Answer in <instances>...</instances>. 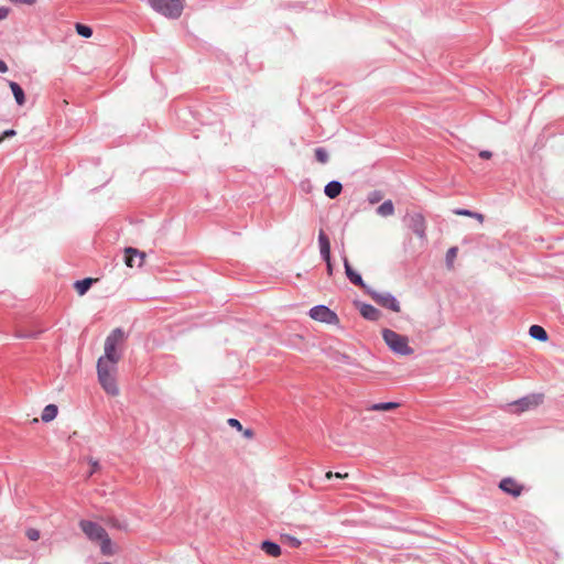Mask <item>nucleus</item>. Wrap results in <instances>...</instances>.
<instances>
[{"label":"nucleus","mask_w":564,"mask_h":564,"mask_svg":"<svg viewBox=\"0 0 564 564\" xmlns=\"http://www.w3.org/2000/svg\"><path fill=\"white\" fill-rule=\"evenodd\" d=\"M542 402V395L541 394H532L524 397L514 403L511 404V406L516 408V411L523 412L531 406H535Z\"/></svg>","instance_id":"nucleus-11"},{"label":"nucleus","mask_w":564,"mask_h":564,"mask_svg":"<svg viewBox=\"0 0 564 564\" xmlns=\"http://www.w3.org/2000/svg\"><path fill=\"white\" fill-rule=\"evenodd\" d=\"M150 6L162 15L177 19L183 12L182 0H149Z\"/></svg>","instance_id":"nucleus-5"},{"label":"nucleus","mask_w":564,"mask_h":564,"mask_svg":"<svg viewBox=\"0 0 564 564\" xmlns=\"http://www.w3.org/2000/svg\"><path fill=\"white\" fill-rule=\"evenodd\" d=\"M458 249L457 247H452L446 252V263L448 267L453 265V262L457 256Z\"/></svg>","instance_id":"nucleus-25"},{"label":"nucleus","mask_w":564,"mask_h":564,"mask_svg":"<svg viewBox=\"0 0 564 564\" xmlns=\"http://www.w3.org/2000/svg\"><path fill=\"white\" fill-rule=\"evenodd\" d=\"M529 334L532 338L540 341H545L547 339V333L542 326L539 325H532L529 329Z\"/></svg>","instance_id":"nucleus-18"},{"label":"nucleus","mask_w":564,"mask_h":564,"mask_svg":"<svg viewBox=\"0 0 564 564\" xmlns=\"http://www.w3.org/2000/svg\"><path fill=\"white\" fill-rule=\"evenodd\" d=\"M93 284V279L86 278L75 282V289L79 295H84Z\"/></svg>","instance_id":"nucleus-22"},{"label":"nucleus","mask_w":564,"mask_h":564,"mask_svg":"<svg viewBox=\"0 0 564 564\" xmlns=\"http://www.w3.org/2000/svg\"><path fill=\"white\" fill-rule=\"evenodd\" d=\"M456 215H462V216H474V212L471 210H468V209H456L454 212Z\"/></svg>","instance_id":"nucleus-33"},{"label":"nucleus","mask_w":564,"mask_h":564,"mask_svg":"<svg viewBox=\"0 0 564 564\" xmlns=\"http://www.w3.org/2000/svg\"><path fill=\"white\" fill-rule=\"evenodd\" d=\"M126 340V334L121 328H115L105 339L104 355L97 362L118 366L122 357V347Z\"/></svg>","instance_id":"nucleus-1"},{"label":"nucleus","mask_w":564,"mask_h":564,"mask_svg":"<svg viewBox=\"0 0 564 564\" xmlns=\"http://www.w3.org/2000/svg\"><path fill=\"white\" fill-rule=\"evenodd\" d=\"M261 550L273 557L281 555L280 545L271 541H263L261 544Z\"/></svg>","instance_id":"nucleus-16"},{"label":"nucleus","mask_w":564,"mask_h":564,"mask_svg":"<svg viewBox=\"0 0 564 564\" xmlns=\"http://www.w3.org/2000/svg\"><path fill=\"white\" fill-rule=\"evenodd\" d=\"M9 86L12 90V94L15 98V101L19 106L24 105L25 102V95L21 86L15 82H9Z\"/></svg>","instance_id":"nucleus-17"},{"label":"nucleus","mask_w":564,"mask_h":564,"mask_svg":"<svg viewBox=\"0 0 564 564\" xmlns=\"http://www.w3.org/2000/svg\"><path fill=\"white\" fill-rule=\"evenodd\" d=\"M479 156L481 159L488 160V159H490L492 156V153L490 151H488V150H484V151H480Z\"/></svg>","instance_id":"nucleus-35"},{"label":"nucleus","mask_w":564,"mask_h":564,"mask_svg":"<svg viewBox=\"0 0 564 564\" xmlns=\"http://www.w3.org/2000/svg\"><path fill=\"white\" fill-rule=\"evenodd\" d=\"M382 338L389 349L400 356H410L413 354V348L409 345V338L392 329H382Z\"/></svg>","instance_id":"nucleus-4"},{"label":"nucleus","mask_w":564,"mask_h":564,"mask_svg":"<svg viewBox=\"0 0 564 564\" xmlns=\"http://www.w3.org/2000/svg\"><path fill=\"white\" fill-rule=\"evenodd\" d=\"M367 292L371 296V299L380 306L391 310L392 312L395 313L400 312V303L391 293L377 292L371 290H368Z\"/></svg>","instance_id":"nucleus-7"},{"label":"nucleus","mask_w":564,"mask_h":564,"mask_svg":"<svg viewBox=\"0 0 564 564\" xmlns=\"http://www.w3.org/2000/svg\"><path fill=\"white\" fill-rule=\"evenodd\" d=\"M344 267H345V273L348 278V280L360 288H366L364 280L359 273L352 270L351 265L349 264V261L347 258H344Z\"/></svg>","instance_id":"nucleus-13"},{"label":"nucleus","mask_w":564,"mask_h":564,"mask_svg":"<svg viewBox=\"0 0 564 564\" xmlns=\"http://www.w3.org/2000/svg\"><path fill=\"white\" fill-rule=\"evenodd\" d=\"M118 366L97 362L98 381L102 389L110 395H118L119 388L117 384Z\"/></svg>","instance_id":"nucleus-3"},{"label":"nucleus","mask_w":564,"mask_h":564,"mask_svg":"<svg viewBox=\"0 0 564 564\" xmlns=\"http://www.w3.org/2000/svg\"><path fill=\"white\" fill-rule=\"evenodd\" d=\"M343 189V185L338 181H330L324 188V193L329 198H336Z\"/></svg>","instance_id":"nucleus-15"},{"label":"nucleus","mask_w":564,"mask_h":564,"mask_svg":"<svg viewBox=\"0 0 564 564\" xmlns=\"http://www.w3.org/2000/svg\"><path fill=\"white\" fill-rule=\"evenodd\" d=\"M144 253L140 252L139 250L134 248H127L126 249V264L130 268L133 267H141L143 263Z\"/></svg>","instance_id":"nucleus-12"},{"label":"nucleus","mask_w":564,"mask_h":564,"mask_svg":"<svg viewBox=\"0 0 564 564\" xmlns=\"http://www.w3.org/2000/svg\"><path fill=\"white\" fill-rule=\"evenodd\" d=\"M318 245L322 259L326 262L328 275L333 274V264L330 261V242L323 230L318 234Z\"/></svg>","instance_id":"nucleus-8"},{"label":"nucleus","mask_w":564,"mask_h":564,"mask_svg":"<svg viewBox=\"0 0 564 564\" xmlns=\"http://www.w3.org/2000/svg\"><path fill=\"white\" fill-rule=\"evenodd\" d=\"M8 70L7 64L0 59V73H6Z\"/></svg>","instance_id":"nucleus-37"},{"label":"nucleus","mask_w":564,"mask_h":564,"mask_svg":"<svg viewBox=\"0 0 564 564\" xmlns=\"http://www.w3.org/2000/svg\"><path fill=\"white\" fill-rule=\"evenodd\" d=\"M15 134H17L15 130H13V129H9V130H6V131L2 133L1 138H2V140H3V139H6V138L13 137V135H15Z\"/></svg>","instance_id":"nucleus-34"},{"label":"nucleus","mask_w":564,"mask_h":564,"mask_svg":"<svg viewBox=\"0 0 564 564\" xmlns=\"http://www.w3.org/2000/svg\"><path fill=\"white\" fill-rule=\"evenodd\" d=\"M499 488L506 494L511 495L512 497H519L523 490V486L511 477H506L501 479Z\"/></svg>","instance_id":"nucleus-10"},{"label":"nucleus","mask_w":564,"mask_h":564,"mask_svg":"<svg viewBox=\"0 0 564 564\" xmlns=\"http://www.w3.org/2000/svg\"><path fill=\"white\" fill-rule=\"evenodd\" d=\"M10 9L7 7H0V20H4L8 18Z\"/></svg>","instance_id":"nucleus-32"},{"label":"nucleus","mask_w":564,"mask_h":564,"mask_svg":"<svg viewBox=\"0 0 564 564\" xmlns=\"http://www.w3.org/2000/svg\"><path fill=\"white\" fill-rule=\"evenodd\" d=\"M227 422L231 427L242 431V425L237 419H229Z\"/></svg>","instance_id":"nucleus-29"},{"label":"nucleus","mask_w":564,"mask_h":564,"mask_svg":"<svg viewBox=\"0 0 564 564\" xmlns=\"http://www.w3.org/2000/svg\"><path fill=\"white\" fill-rule=\"evenodd\" d=\"M333 477H334V473L333 471H327L326 475H325L326 479H330Z\"/></svg>","instance_id":"nucleus-40"},{"label":"nucleus","mask_w":564,"mask_h":564,"mask_svg":"<svg viewBox=\"0 0 564 564\" xmlns=\"http://www.w3.org/2000/svg\"><path fill=\"white\" fill-rule=\"evenodd\" d=\"M334 477L339 478V479H345V478L348 477V474L347 473H344V474H341V473H334Z\"/></svg>","instance_id":"nucleus-38"},{"label":"nucleus","mask_w":564,"mask_h":564,"mask_svg":"<svg viewBox=\"0 0 564 564\" xmlns=\"http://www.w3.org/2000/svg\"><path fill=\"white\" fill-rule=\"evenodd\" d=\"M383 195L380 191H372L368 195V202L373 205L379 203L382 199Z\"/></svg>","instance_id":"nucleus-26"},{"label":"nucleus","mask_w":564,"mask_h":564,"mask_svg":"<svg viewBox=\"0 0 564 564\" xmlns=\"http://www.w3.org/2000/svg\"><path fill=\"white\" fill-rule=\"evenodd\" d=\"M393 213H394V205H393L392 200H390V199L383 202L377 208V214L380 215L381 217L391 216V215H393Z\"/></svg>","instance_id":"nucleus-20"},{"label":"nucleus","mask_w":564,"mask_h":564,"mask_svg":"<svg viewBox=\"0 0 564 564\" xmlns=\"http://www.w3.org/2000/svg\"><path fill=\"white\" fill-rule=\"evenodd\" d=\"M79 527L90 541L99 543L100 551L104 555L110 556L116 553L108 533L100 524L89 520H82Z\"/></svg>","instance_id":"nucleus-2"},{"label":"nucleus","mask_w":564,"mask_h":564,"mask_svg":"<svg viewBox=\"0 0 564 564\" xmlns=\"http://www.w3.org/2000/svg\"><path fill=\"white\" fill-rule=\"evenodd\" d=\"M2 141V138L0 137V142Z\"/></svg>","instance_id":"nucleus-41"},{"label":"nucleus","mask_w":564,"mask_h":564,"mask_svg":"<svg viewBox=\"0 0 564 564\" xmlns=\"http://www.w3.org/2000/svg\"><path fill=\"white\" fill-rule=\"evenodd\" d=\"M315 158L318 162L323 164L328 162V153L324 148H317L315 150Z\"/></svg>","instance_id":"nucleus-24"},{"label":"nucleus","mask_w":564,"mask_h":564,"mask_svg":"<svg viewBox=\"0 0 564 564\" xmlns=\"http://www.w3.org/2000/svg\"><path fill=\"white\" fill-rule=\"evenodd\" d=\"M75 29H76L77 34L83 37L88 39L93 35V30L88 25H85L82 23H76Z\"/></svg>","instance_id":"nucleus-23"},{"label":"nucleus","mask_w":564,"mask_h":564,"mask_svg":"<svg viewBox=\"0 0 564 564\" xmlns=\"http://www.w3.org/2000/svg\"><path fill=\"white\" fill-rule=\"evenodd\" d=\"M242 435L246 437V438H252L253 437V431L250 430V429H247V430H242Z\"/></svg>","instance_id":"nucleus-36"},{"label":"nucleus","mask_w":564,"mask_h":564,"mask_svg":"<svg viewBox=\"0 0 564 564\" xmlns=\"http://www.w3.org/2000/svg\"><path fill=\"white\" fill-rule=\"evenodd\" d=\"M475 219H477L478 221L482 223L484 221V216L479 213H475L474 212V216H473Z\"/></svg>","instance_id":"nucleus-39"},{"label":"nucleus","mask_w":564,"mask_h":564,"mask_svg":"<svg viewBox=\"0 0 564 564\" xmlns=\"http://www.w3.org/2000/svg\"><path fill=\"white\" fill-rule=\"evenodd\" d=\"M282 539L292 547H299L301 545V541L295 536L284 534Z\"/></svg>","instance_id":"nucleus-28"},{"label":"nucleus","mask_w":564,"mask_h":564,"mask_svg":"<svg viewBox=\"0 0 564 564\" xmlns=\"http://www.w3.org/2000/svg\"><path fill=\"white\" fill-rule=\"evenodd\" d=\"M25 535L31 541H37L41 538L40 531L37 529H35V528H29L25 531Z\"/></svg>","instance_id":"nucleus-27"},{"label":"nucleus","mask_w":564,"mask_h":564,"mask_svg":"<svg viewBox=\"0 0 564 564\" xmlns=\"http://www.w3.org/2000/svg\"><path fill=\"white\" fill-rule=\"evenodd\" d=\"M10 2L14 3V4H28V6H33L36 0H10Z\"/></svg>","instance_id":"nucleus-31"},{"label":"nucleus","mask_w":564,"mask_h":564,"mask_svg":"<svg viewBox=\"0 0 564 564\" xmlns=\"http://www.w3.org/2000/svg\"><path fill=\"white\" fill-rule=\"evenodd\" d=\"M89 464L91 465V470L89 473V476H91L94 473H96L99 469L100 465H99L98 460H95L93 458H89Z\"/></svg>","instance_id":"nucleus-30"},{"label":"nucleus","mask_w":564,"mask_h":564,"mask_svg":"<svg viewBox=\"0 0 564 564\" xmlns=\"http://www.w3.org/2000/svg\"><path fill=\"white\" fill-rule=\"evenodd\" d=\"M360 314L364 318L369 321H377L381 315L380 311L370 304H362L360 306Z\"/></svg>","instance_id":"nucleus-14"},{"label":"nucleus","mask_w":564,"mask_h":564,"mask_svg":"<svg viewBox=\"0 0 564 564\" xmlns=\"http://www.w3.org/2000/svg\"><path fill=\"white\" fill-rule=\"evenodd\" d=\"M409 227L421 239H425L426 223L422 214H413L409 218Z\"/></svg>","instance_id":"nucleus-9"},{"label":"nucleus","mask_w":564,"mask_h":564,"mask_svg":"<svg viewBox=\"0 0 564 564\" xmlns=\"http://www.w3.org/2000/svg\"><path fill=\"white\" fill-rule=\"evenodd\" d=\"M400 403L398 402H380L371 404L368 410L370 411H391L398 409Z\"/></svg>","instance_id":"nucleus-19"},{"label":"nucleus","mask_w":564,"mask_h":564,"mask_svg":"<svg viewBox=\"0 0 564 564\" xmlns=\"http://www.w3.org/2000/svg\"><path fill=\"white\" fill-rule=\"evenodd\" d=\"M57 406L55 404H48L44 408L41 419L43 422H51L57 415Z\"/></svg>","instance_id":"nucleus-21"},{"label":"nucleus","mask_w":564,"mask_h":564,"mask_svg":"<svg viewBox=\"0 0 564 564\" xmlns=\"http://www.w3.org/2000/svg\"><path fill=\"white\" fill-rule=\"evenodd\" d=\"M308 315L312 319L325 324L336 325L339 323L337 314L325 305H316L312 307Z\"/></svg>","instance_id":"nucleus-6"}]
</instances>
